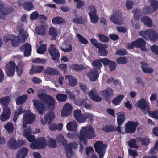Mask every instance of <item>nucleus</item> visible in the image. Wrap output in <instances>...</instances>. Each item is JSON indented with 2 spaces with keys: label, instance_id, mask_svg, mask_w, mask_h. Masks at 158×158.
Wrapping results in <instances>:
<instances>
[{
  "label": "nucleus",
  "instance_id": "nucleus-29",
  "mask_svg": "<svg viewBox=\"0 0 158 158\" xmlns=\"http://www.w3.org/2000/svg\"><path fill=\"white\" fill-rule=\"evenodd\" d=\"M77 125L76 121L70 122L67 124L66 127L69 131H74L77 130Z\"/></svg>",
  "mask_w": 158,
  "mask_h": 158
},
{
  "label": "nucleus",
  "instance_id": "nucleus-10",
  "mask_svg": "<svg viewBox=\"0 0 158 158\" xmlns=\"http://www.w3.org/2000/svg\"><path fill=\"white\" fill-rule=\"evenodd\" d=\"M25 143L23 140L16 141L15 138L10 139L8 143V145L10 148L15 149L18 148L20 146H23Z\"/></svg>",
  "mask_w": 158,
  "mask_h": 158
},
{
  "label": "nucleus",
  "instance_id": "nucleus-18",
  "mask_svg": "<svg viewBox=\"0 0 158 158\" xmlns=\"http://www.w3.org/2000/svg\"><path fill=\"white\" fill-rule=\"evenodd\" d=\"M77 145L75 142H73L70 144L69 145H66L65 146L66 149V156L70 158L73 156V153L72 148H75Z\"/></svg>",
  "mask_w": 158,
  "mask_h": 158
},
{
  "label": "nucleus",
  "instance_id": "nucleus-46",
  "mask_svg": "<svg viewBox=\"0 0 158 158\" xmlns=\"http://www.w3.org/2000/svg\"><path fill=\"white\" fill-rule=\"evenodd\" d=\"M76 36L79 41L81 44H86L88 43V41L82 35L79 34H76Z\"/></svg>",
  "mask_w": 158,
  "mask_h": 158
},
{
  "label": "nucleus",
  "instance_id": "nucleus-55",
  "mask_svg": "<svg viewBox=\"0 0 158 158\" xmlns=\"http://www.w3.org/2000/svg\"><path fill=\"white\" fill-rule=\"evenodd\" d=\"M128 143L129 146L130 147L136 149H137L138 148V146L136 145L135 140L134 139H131L130 141L128 142Z\"/></svg>",
  "mask_w": 158,
  "mask_h": 158
},
{
  "label": "nucleus",
  "instance_id": "nucleus-42",
  "mask_svg": "<svg viewBox=\"0 0 158 158\" xmlns=\"http://www.w3.org/2000/svg\"><path fill=\"white\" fill-rule=\"evenodd\" d=\"M141 20L145 25L149 27H151L152 25V20L148 17H143L141 19Z\"/></svg>",
  "mask_w": 158,
  "mask_h": 158
},
{
  "label": "nucleus",
  "instance_id": "nucleus-12",
  "mask_svg": "<svg viewBox=\"0 0 158 158\" xmlns=\"http://www.w3.org/2000/svg\"><path fill=\"white\" fill-rule=\"evenodd\" d=\"M15 64L12 61L7 64L5 70L7 75L9 76H13L15 72Z\"/></svg>",
  "mask_w": 158,
  "mask_h": 158
},
{
  "label": "nucleus",
  "instance_id": "nucleus-61",
  "mask_svg": "<svg viewBox=\"0 0 158 158\" xmlns=\"http://www.w3.org/2000/svg\"><path fill=\"white\" fill-rule=\"evenodd\" d=\"M116 62L118 64H124L127 62V60L124 57H120L117 59Z\"/></svg>",
  "mask_w": 158,
  "mask_h": 158
},
{
  "label": "nucleus",
  "instance_id": "nucleus-51",
  "mask_svg": "<svg viewBox=\"0 0 158 158\" xmlns=\"http://www.w3.org/2000/svg\"><path fill=\"white\" fill-rule=\"evenodd\" d=\"M52 21L53 24H60L64 22V21L63 19L59 17L54 18L52 20Z\"/></svg>",
  "mask_w": 158,
  "mask_h": 158
},
{
  "label": "nucleus",
  "instance_id": "nucleus-32",
  "mask_svg": "<svg viewBox=\"0 0 158 158\" xmlns=\"http://www.w3.org/2000/svg\"><path fill=\"white\" fill-rule=\"evenodd\" d=\"M107 46L106 44H101L98 48L99 50V53L100 55L103 56H106L107 54V51L103 48H106Z\"/></svg>",
  "mask_w": 158,
  "mask_h": 158
},
{
  "label": "nucleus",
  "instance_id": "nucleus-22",
  "mask_svg": "<svg viewBox=\"0 0 158 158\" xmlns=\"http://www.w3.org/2000/svg\"><path fill=\"white\" fill-rule=\"evenodd\" d=\"M17 39L18 37L12 35H6L4 37L5 41L7 42L10 40L12 46L14 47L17 46L19 44L18 42H17L16 43H15L14 41Z\"/></svg>",
  "mask_w": 158,
  "mask_h": 158
},
{
  "label": "nucleus",
  "instance_id": "nucleus-8",
  "mask_svg": "<svg viewBox=\"0 0 158 158\" xmlns=\"http://www.w3.org/2000/svg\"><path fill=\"white\" fill-rule=\"evenodd\" d=\"M138 125V123L136 122L129 121L126 123L125 124V132L130 133L134 132Z\"/></svg>",
  "mask_w": 158,
  "mask_h": 158
},
{
  "label": "nucleus",
  "instance_id": "nucleus-6",
  "mask_svg": "<svg viewBox=\"0 0 158 158\" xmlns=\"http://www.w3.org/2000/svg\"><path fill=\"white\" fill-rule=\"evenodd\" d=\"M106 145L103 143L102 141H98L94 144V148L95 151L99 155V158H103Z\"/></svg>",
  "mask_w": 158,
  "mask_h": 158
},
{
  "label": "nucleus",
  "instance_id": "nucleus-36",
  "mask_svg": "<svg viewBox=\"0 0 158 158\" xmlns=\"http://www.w3.org/2000/svg\"><path fill=\"white\" fill-rule=\"evenodd\" d=\"M10 98L9 96L2 97L0 98V104L3 106H6L10 102Z\"/></svg>",
  "mask_w": 158,
  "mask_h": 158
},
{
  "label": "nucleus",
  "instance_id": "nucleus-27",
  "mask_svg": "<svg viewBox=\"0 0 158 158\" xmlns=\"http://www.w3.org/2000/svg\"><path fill=\"white\" fill-rule=\"evenodd\" d=\"M117 115V122L118 125H121L125 120V114L123 112L118 113L116 114Z\"/></svg>",
  "mask_w": 158,
  "mask_h": 158
},
{
  "label": "nucleus",
  "instance_id": "nucleus-21",
  "mask_svg": "<svg viewBox=\"0 0 158 158\" xmlns=\"http://www.w3.org/2000/svg\"><path fill=\"white\" fill-rule=\"evenodd\" d=\"M88 95L91 99L95 102H99L102 99L97 94L96 90L94 89H92L89 92Z\"/></svg>",
  "mask_w": 158,
  "mask_h": 158
},
{
  "label": "nucleus",
  "instance_id": "nucleus-25",
  "mask_svg": "<svg viewBox=\"0 0 158 158\" xmlns=\"http://www.w3.org/2000/svg\"><path fill=\"white\" fill-rule=\"evenodd\" d=\"M19 35L20 38L18 37V39L14 41L15 43H16L17 42H19V44L17 46L19 45L20 40H22L21 41L22 42L28 36V33L23 29L19 31Z\"/></svg>",
  "mask_w": 158,
  "mask_h": 158
},
{
  "label": "nucleus",
  "instance_id": "nucleus-26",
  "mask_svg": "<svg viewBox=\"0 0 158 158\" xmlns=\"http://www.w3.org/2000/svg\"><path fill=\"white\" fill-rule=\"evenodd\" d=\"M98 76V72L95 69L92 70L87 74V76L90 80L92 81H96Z\"/></svg>",
  "mask_w": 158,
  "mask_h": 158
},
{
  "label": "nucleus",
  "instance_id": "nucleus-60",
  "mask_svg": "<svg viewBox=\"0 0 158 158\" xmlns=\"http://www.w3.org/2000/svg\"><path fill=\"white\" fill-rule=\"evenodd\" d=\"M39 15L37 11H34L31 14L30 19L31 20H34L38 19Z\"/></svg>",
  "mask_w": 158,
  "mask_h": 158
},
{
  "label": "nucleus",
  "instance_id": "nucleus-31",
  "mask_svg": "<svg viewBox=\"0 0 158 158\" xmlns=\"http://www.w3.org/2000/svg\"><path fill=\"white\" fill-rule=\"evenodd\" d=\"M100 95L103 98H106L113 94V90L112 89L107 88L106 90L101 91L100 92Z\"/></svg>",
  "mask_w": 158,
  "mask_h": 158
},
{
  "label": "nucleus",
  "instance_id": "nucleus-48",
  "mask_svg": "<svg viewBox=\"0 0 158 158\" xmlns=\"http://www.w3.org/2000/svg\"><path fill=\"white\" fill-rule=\"evenodd\" d=\"M46 45L45 44H42L37 50L38 53L42 54L46 50Z\"/></svg>",
  "mask_w": 158,
  "mask_h": 158
},
{
  "label": "nucleus",
  "instance_id": "nucleus-2",
  "mask_svg": "<svg viewBox=\"0 0 158 158\" xmlns=\"http://www.w3.org/2000/svg\"><path fill=\"white\" fill-rule=\"evenodd\" d=\"M96 136L94 130L91 125L83 127L80 131L78 135L80 142L86 145L88 139H92Z\"/></svg>",
  "mask_w": 158,
  "mask_h": 158
},
{
  "label": "nucleus",
  "instance_id": "nucleus-38",
  "mask_svg": "<svg viewBox=\"0 0 158 158\" xmlns=\"http://www.w3.org/2000/svg\"><path fill=\"white\" fill-rule=\"evenodd\" d=\"M133 13L134 14V17L132 20L131 22L133 25L134 26L136 21L139 18L140 12L139 10H135L133 11Z\"/></svg>",
  "mask_w": 158,
  "mask_h": 158
},
{
  "label": "nucleus",
  "instance_id": "nucleus-39",
  "mask_svg": "<svg viewBox=\"0 0 158 158\" xmlns=\"http://www.w3.org/2000/svg\"><path fill=\"white\" fill-rule=\"evenodd\" d=\"M42 66L33 67L30 69V73L31 74H33L37 72H40L43 70Z\"/></svg>",
  "mask_w": 158,
  "mask_h": 158
},
{
  "label": "nucleus",
  "instance_id": "nucleus-44",
  "mask_svg": "<svg viewBox=\"0 0 158 158\" xmlns=\"http://www.w3.org/2000/svg\"><path fill=\"white\" fill-rule=\"evenodd\" d=\"M24 8L28 11L32 10L34 7V5L31 2H27L23 4Z\"/></svg>",
  "mask_w": 158,
  "mask_h": 158
},
{
  "label": "nucleus",
  "instance_id": "nucleus-5",
  "mask_svg": "<svg viewBox=\"0 0 158 158\" xmlns=\"http://www.w3.org/2000/svg\"><path fill=\"white\" fill-rule=\"evenodd\" d=\"M148 2L149 6H145L143 10L144 14L152 13L158 9V2L156 0H148Z\"/></svg>",
  "mask_w": 158,
  "mask_h": 158
},
{
  "label": "nucleus",
  "instance_id": "nucleus-24",
  "mask_svg": "<svg viewBox=\"0 0 158 158\" xmlns=\"http://www.w3.org/2000/svg\"><path fill=\"white\" fill-rule=\"evenodd\" d=\"M23 49H24V56L25 57L29 56L31 52V45L28 43L25 44L23 46L20 48L21 50Z\"/></svg>",
  "mask_w": 158,
  "mask_h": 158
},
{
  "label": "nucleus",
  "instance_id": "nucleus-35",
  "mask_svg": "<svg viewBox=\"0 0 158 158\" xmlns=\"http://www.w3.org/2000/svg\"><path fill=\"white\" fill-rule=\"evenodd\" d=\"M123 95H120L114 98L112 101V103L115 105H119L124 98Z\"/></svg>",
  "mask_w": 158,
  "mask_h": 158
},
{
  "label": "nucleus",
  "instance_id": "nucleus-53",
  "mask_svg": "<svg viewBox=\"0 0 158 158\" xmlns=\"http://www.w3.org/2000/svg\"><path fill=\"white\" fill-rule=\"evenodd\" d=\"M86 153L88 156H89L92 154L94 153V152L93 148L92 147L89 146L85 148Z\"/></svg>",
  "mask_w": 158,
  "mask_h": 158
},
{
  "label": "nucleus",
  "instance_id": "nucleus-17",
  "mask_svg": "<svg viewBox=\"0 0 158 158\" xmlns=\"http://www.w3.org/2000/svg\"><path fill=\"white\" fill-rule=\"evenodd\" d=\"M49 51L50 55L52 56L53 60H57L60 57L58 51L55 48V45L53 44H51Z\"/></svg>",
  "mask_w": 158,
  "mask_h": 158
},
{
  "label": "nucleus",
  "instance_id": "nucleus-20",
  "mask_svg": "<svg viewBox=\"0 0 158 158\" xmlns=\"http://www.w3.org/2000/svg\"><path fill=\"white\" fill-rule=\"evenodd\" d=\"M47 29V27L45 25H41L36 27L35 33L38 35L44 36L46 35Z\"/></svg>",
  "mask_w": 158,
  "mask_h": 158
},
{
  "label": "nucleus",
  "instance_id": "nucleus-7",
  "mask_svg": "<svg viewBox=\"0 0 158 158\" xmlns=\"http://www.w3.org/2000/svg\"><path fill=\"white\" fill-rule=\"evenodd\" d=\"M35 117V115L29 111H26L23 116V127H25L27 124L31 123L34 121Z\"/></svg>",
  "mask_w": 158,
  "mask_h": 158
},
{
  "label": "nucleus",
  "instance_id": "nucleus-57",
  "mask_svg": "<svg viewBox=\"0 0 158 158\" xmlns=\"http://www.w3.org/2000/svg\"><path fill=\"white\" fill-rule=\"evenodd\" d=\"M116 64L115 62L111 60L108 65L109 66L110 70V71H112L115 70L116 69Z\"/></svg>",
  "mask_w": 158,
  "mask_h": 158
},
{
  "label": "nucleus",
  "instance_id": "nucleus-13",
  "mask_svg": "<svg viewBox=\"0 0 158 158\" xmlns=\"http://www.w3.org/2000/svg\"><path fill=\"white\" fill-rule=\"evenodd\" d=\"M90 12L89 13L91 22L93 23H96L98 20V18L96 13V10L93 6H90L89 7Z\"/></svg>",
  "mask_w": 158,
  "mask_h": 158
},
{
  "label": "nucleus",
  "instance_id": "nucleus-34",
  "mask_svg": "<svg viewBox=\"0 0 158 158\" xmlns=\"http://www.w3.org/2000/svg\"><path fill=\"white\" fill-rule=\"evenodd\" d=\"M119 14L117 12H114L113 13L112 16L110 18V19L111 22L113 23L119 25H122L123 23V21L121 22H119L117 21V19H118V17Z\"/></svg>",
  "mask_w": 158,
  "mask_h": 158
},
{
  "label": "nucleus",
  "instance_id": "nucleus-52",
  "mask_svg": "<svg viewBox=\"0 0 158 158\" xmlns=\"http://www.w3.org/2000/svg\"><path fill=\"white\" fill-rule=\"evenodd\" d=\"M56 98L60 102H65L67 99V96L65 95L57 94L56 95Z\"/></svg>",
  "mask_w": 158,
  "mask_h": 158
},
{
  "label": "nucleus",
  "instance_id": "nucleus-3",
  "mask_svg": "<svg viewBox=\"0 0 158 158\" xmlns=\"http://www.w3.org/2000/svg\"><path fill=\"white\" fill-rule=\"evenodd\" d=\"M140 35L146 39H149L152 41H156L158 38L157 33L153 30L149 29L142 30L139 32Z\"/></svg>",
  "mask_w": 158,
  "mask_h": 158
},
{
  "label": "nucleus",
  "instance_id": "nucleus-37",
  "mask_svg": "<svg viewBox=\"0 0 158 158\" xmlns=\"http://www.w3.org/2000/svg\"><path fill=\"white\" fill-rule=\"evenodd\" d=\"M49 35L51 36V39L52 40H54L57 36L58 33L57 30L55 28L53 27H51L49 31Z\"/></svg>",
  "mask_w": 158,
  "mask_h": 158
},
{
  "label": "nucleus",
  "instance_id": "nucleus-30",
  "mask_svg": "<svg viewBox=\"0 0 158 158\" xmlns=\"http://www.w3.org/2000/svg\"><path fill=\"white\" fill-rule=\"evenodd\" d=\"M142 69L143 72L148 74L152 73L153 72V69L149 67L147 63L142 62Z\"/></svg>",
  "mask_w": 158,
  "mask_h": 158
},
{
  "label": "nucleus",
  "instance_id": "nucleus-49",
  "mask_svg": "<svg viewBox=\"0 0 158 158\" xmlns=\"http://www.w3.org/2000/svg\"><path fill=\"white\" fill-rule=\"evenodd\" d=\"M86 21V19H85L84 21H83L81 17H77L74 18L73 19V22L77 23H83Z\"/></svg>",
  "mask_w": 158,
  "mask_h": 158
},
{
  "label": "nucleus",
  "instance_id": "nucleus-43",
  "mask_svg": "<svg viewBox=\"0 0 158 158\" xmlns=\"http://www.w3.org/2000/svg\"><path fill=\"white\" fill-rule=\"evenodd\" d=\"M23 112V110L21 107H19L17 109L14 113L13 118V120L14 122H16L19 116L22 114Z\"/></svg>",
  "mask_w": 158,
  "mask_h": 158
},
{
  "label": "nucleus",
  "instance_id": "nucleus-50",
  "mask_svg": "<svg viewBox=\"0 0 158 158\" xmlns=\"http://www.w3.org/2000/svg\"><path fill=\"white\" fill-rule=\"evenodd\" d=\"M4 127L8 132L9 133H11L13 131V125L10 123H7L6 125H5Z\"/></svg>",
  "mask_w": 158,
  "mask_h": 158
},
{
  "label": "nucleus",
  "instance_id": "nucleus-1",
  "mask_svg": "<svg viewBox=\"0 0 158 158\" xmlns=\"http://www.w3.org/2000/svg\"><path fill=\"white\" fill-rule=\"evenodd\" d=\"M37 96L39 99L44 102L42 103L37 99L33 100V106L39 113H43L46 110L53 107L56 101L52 97L45 94L39 93Z\"/></svg>",
  "mask_w": 158,
  "mask_h": 158
},
{
  "label": "nucleus",
  "instance_id": "nucleus-62",
  "mask_svg": "<svg viewBox=\"0 0 158 158\" xmlns=\"http://www.w3.org/2000/svg\"><path fill=\"white\" fill-rule=\"evenodd\" d=\"M141 144L143 145L147 146L150 143V139L148 138L141 139L140 140Z\"/></svg>",
  "mask_w": 158,
  "mask_h": 158
},
{
  "label": "nucleus",
  "instance_id": "nucleus-59",
  "mask_svg": "<svg viewBox=\"0 0 158 158\" xmlns=\"http://www.w3.org/2000/svg\"><path fill=\"white\" fill-rule=\"evenodd\" d=\"M71 68L77 71H80L83 70L84 68L81 65H78L76 64H74L72 65Z\"/></svg>",
  "mask_w": 158,
  "mask_h": 158
},
{
  "label": "nucleus",
  "instance_id": "nucleus-64",
  "mask_svg": "<svg viewBox=\"0 0 158 158\" xmlns=\"http://www.w3.org/2000/svg\"><path fill=\"white\" fill-rule=\"evenodd\" d=\"M98 37L100 40L103 42H106L109 40L107 37L102 34L99 35Z\"/></svg>",
  "mask_w": 158,
  "mask_h": 158
},
{
  "label": "nucleus",
  "instance_id": "nucleus-19",
  "mask_svg": "<svg viewBox=\"0 0 158 158\" xmlns=\"http://www.w3.org/2000/svg\"><path fill=\"white\" fill-rule=\"evenodd\" d=\"M84 114H82L81 110H77L74 112V116L75 119L80 123H83L85 121Z\"/></svg>",
  "mask_w": 158,
  "mask_h": 158
},
{
  "label": "nucleus",
  "instance_id": "nucleus-16",
  "mask_svg": "<svg viewBox=\"0 0 158 158\" xmlns=\"http://www.w3.org/2000/svg\"><path fill=\"white\" fill-rule=\"evenodd\" d=\"M135 47L140 48L143 51H148V50L146 48V44L144 40L142 38H139L134 41Z\"/></svg>",
  "mask_w": 158,
  "mask_h": 158
},
{
  "label": "nucleus",
  "instance_id": "nucleus-23",
  "mask_svg": "<svg viewBox=\"0 0 158 158\" xmlns=\"http://www.w3.org/2000/svg\"><path fill=\"white\" fill-rule=\"evenodd\" d=\"M28 149L26 147L20 149L17 152V158H25L28 154Z\"/></svg>",
  "mask_w": 158,
  "mask_h": 158
},
{
  "label": "nucleus",
  "instance_id": "nucleus-40",
  "mask_svg": "<svg viewBox=\"0 0 158 158\" xmlns=\"http://www.w3.org/2000/svg\"><path fill=\"white\" fill-rule=\"evenodd\" d=\"M48 142L47 143V145L49 147L52 148H56L57 147L56 142L54 139L52 138H49L48 140Z\"/></svg>",
  "mask_w": 158,
  "mask_h": 158
},
{
  "label": "nucleus",
  "instance_id": "nucleus-63",
  "mask_svg": "<svg viewBox=\"0 0 158 158\" xmlns=\"http://www.w3.org/2000/svg\"><path fill=\"white\" fill-rule=\"evenodd\" d=\"M90 41L93 45L98 48H99V47L102 44L98 43L96 40L95 39H91Z\"/></svg>",
  "mask_w": 158,
  "mask_h": 158
},
{
  "label": "nucleus",
  "instance_id": "nucleus-45",
  "mask_svg": "<svg viewBox=\"0 0 158 158\" xmlns=\"http://www.w3.org/2000/svg\"><path fill=\"white\" fill-rule=\"evenodd\" d=\"M27 96L23 95L18 98L16 100V103L18 105L24 103L27 100Z\"/></svg>",
  "mask_w": 158,
  "mask_h": 158
},
{
  "label": "nucleus",
  "instance_id": "nucleus-58",
  "mask_svg": "<svg viewBox=\"0 0 158 158\" xmlns=\"http://www.w3.org/2000/svg\"><path fill=\"white\" fill-rule=\"evenodd\" d=\"M32 62L34 63H40L43 64L45 63L46 61L44 59H40L37 58L35 59H34L32 60Z\"/></svg>",
  "mask_w": 158,
  "mask_h": 158
},
{
  "label": "nucleus",
  "instance_id": "nucleus-4",
  "mask_svg": "<svg viewBox=\"0 0 158 158\" xmlns=\"http://www.w3.org/2000/svg\"><path fill=\"white\" fill-rule=\"evenodd\" d=\"M47 146V142L44 137H40L36 139L34 142L30 145V148L32 149H42L44 148Z\"/></svg>",
  "mask_w": 158,
  "mask_h": 158
},
{
  "label": "nucleus",
  "instance_id": "nucleus-14",
  "mask_svg": "<svg viewBox=\"0 0 158 158\" xmlns=\"http://www.w3.org/2000/svg\"><path fill=\"white\" fill-rule=\"evenodd\" d=\"M149 103L144 98H142L136 102L135 106L144 111L147 108Z\"/></svg>",
  "mask_w": 158,
  "mask_h": 158
},
{
  "label": "nucleus",
  "instance_id": "nucleus-15",
  "mask_svg": "<svg viewBox=\"0 0 158 158\" xmlns=\"http://www.w3.org/2000/svg\"><path fill=\"white\" fill-rule=\"evenodd\" d=\"M73 107L72 105L67 103L65 104L63 107L61 112V115L62 117H66L70 115L73 110Z\"/></svg>",
  "mask_w": 158,
  "mask_h": 158
},
{
  "label": "nucleus",
  "instance_id": "nucleus-54",
  "mask_svg": "<svg viewBox=\"0 0 158 158\" xmlns=\"http://www.w3.org/2000/svg\"><path fill=\"white\" fill-rule=\"evenodd\" d=\"M102 63L100 59L93 61L92 63V65L94 67L98 68H100L102 66Z\"/></svg>",
  "mask_w": 158,
  "mask_h": 158
},
{
  "label": "nucleus",
  "instance_id": "nucleus-9",
  "mask_svg": "<svg viewBox=\"0 0 158 158\" xmlns=\"http://www.w3.org/2000/svg\"><path fill=\"white\" fill-rule=\"evenodd\" d=\"M11 111L9 108L7 106L3 107V112L0 115V119L2 121L8 120L10 117Z\"/></svg>",
  "mask_w": 158,
  "mask_h": 158
},
{
  "label": "nucleus",
  "instance_id": "nucleus-28",
  "mask_svg": "<svg viewBox=\"0 0 158 158\" xmlns=\"http://www.w3.org/2000/svg\"><path fill=\"white\" fill-rule=\"evenodd\" d=\"M9 9H7L3 5L0 4V19L4 16L6 15L11 12Z\"/></svg>",
  "mask_w": 158,
  "mask_h": 158
},
{
  "label": "nucleus",
  "instance_id": "nucleus-33",
  "mask_svg": "<svg viewBox=\"0 0 158 158\" xmlns=\"http://www.w3.org/2000/svg\"><path fill=\"white\" fill-rule=\"evenodd\" d=\"M66 78L68 79L69 83V85L72 86H75L77 84V82L76 79L73 77L68 75L65 77Z\"/></svg>",
  "mask_w": 158,
  "mask_h": 158
},
{
  "label": "nucleus",
  "instance_id": "nucleus-56",
  "mask_svg": "<svg viewBox=\"0 0 158 158\" xmlns=\"http://www.w3.org/2000/svg\"><path fill=\"white\" fill-rule=\"evenodd\" d=\"M149 115L155 119H158V111L156 110L153 112H148Z\"/></svg>",
  "mask_w": 158,
  "mask_h": 158
},
{
  "label": "nucleus",
  "instance_id": "nucleus-11",
  "mask_svg": "<svg viewBox=\"0 0 158 158\" xmlns=\"http://www.w3.org/2000/svg\"><path fill=\"white\" fill-rule=\"evenodd\" d=\"M31 131L30 127L24 129L23 131V135L27 138L29 142L32 143L34 142L36 139H35V136L31 135Z\"/></svg>",
  "mask_w": 158,
  "mask_h": 158
},
{
  "label": "nucleus",
  "instance_id": "nucleus-47",
  "mask_svg": "<svg viewBox=\"0 0 158 158\" xmlns=\"http://www.w3.org/2000/svg\"><path fill=\"white\" fill-rule=\"evenodd\" d=\"M56 140L62 143L64 145H66L67 142L66 139L64 138V136L62 134L59 135L56 138Z\"/></svg>",
  "mask_w": 158,
  "mask_h": 158
},
{
  "label": "nucleus",
  "instance_id": "nucleus-41",
  "mask_svg": "<svg viewBox=\"0 0 158 158\" xmlns=\"http://www.w3.org/2000/svg\"><path fill=\"white\" fill-rule=\"evenodd\" d=\"M61 49L66 52H69L72 50V47L70 45L69 42H65L63 44V48L61 47Z\"/></svg>",
  "mask_w": 158,
  "mask_h": 158
}]
</instances>
